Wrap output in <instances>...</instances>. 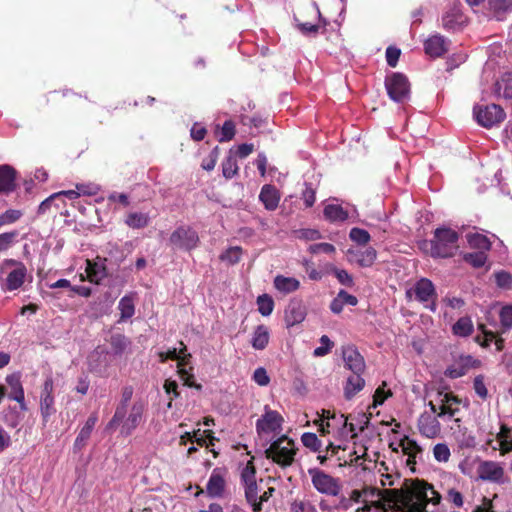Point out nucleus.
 <instances>
[{
	"label": "nucleus",
	"mask_w": 512,
	"mask_h": 512,
	"mask_svg": "<svg viewBox=\"0 0 512 512\" xmlns=\"http://www.w3.org/2000/svg\"><path fill=\"white\" fill-rule=\"evenodd\" d=\"M110 343L116 353H122L127 347L128 340L123 334H116L111 337Z\"/></svg>",
	"instance_id": "obj_62"
},
{
	"label": "nucleus",
	"mask_w": 512,
	"mask_h": 512,
	"mask_svg": "<svg viewBox=\"0 0 512 512\" xmlns=\"http://www.w3.org/2000/svg\"><path fill=\"white\" fill-rule=\"evenodd\" d=\"M394 512H427L426 505L440 503L441 495L432 485L416 481L411 489L386 490Z\"/></svg>",
	"instance_id": "obj_1"
},
{
	"label": "nucleus",
	"mask_w": 512,
	"mask_h": 512,
	"mask_svg": "<svg viewBox=\"0 0 512 512\" xmlns=\"http://www.w3.org/2000/svg\"><path fill=\"white\" fill-rule=\"evenodd\" d=\"M401 447L404 454L408 455V463L410 464L411 458H414L418 452H421V448L413 440L406 439L401 442Z\"/></svg>",
	"instance_id": "obj_57"
},
{
	"label": "nucleus",
	"mask_w": 512,
	"mask_h": 512,
	"mask_svg": "<svg viewBox=\"0 0 512 512\" xmlns=\"http://www.w3.org/2000/svg\"><path fill=\"white\" fill-rule=\"evenodd\" d=\"M458 233L450 228L440 227L434 231L430 241L431 256L447 258L452 257L458 249Z\"/></svg>",
	"instance_id": "obj_3"
},
{
	"label": "nucleus",
	"mask_w": 512,
	"mask_h": 512,
	"mask_svg": "<svg viewBox=\"0 0 512 512\" xmlns=\"http://www.w3.org/2000/svg\"><path fill=\"white\" fill-rule=\"evenodd\" d=\"M418 429L421 435L433 439L437 437L441 432V424L437 417L424 412L418 419Z\"/></svg>",
	"instance_id": "obj_18"
},
{
	"label": "nucleus",
	"mask_w": 512,
	"mask_h": 512,
	"mask_svg": "<svg viewBox=\"0 0 512 512\" xmlns=\"http://www.w3.org/2000/svg\"><path fill=\"white\" fill-rule=\"evenodd\" d=\"M366 365L362 355L354 350V374L357 378L354 379V394L361 391L365 386V380L360 376L365 371Z\"/></svg>",
	"instance_id": "obj_29"
},
{
	"label": "nucleus",
	"mask_w": 512,
	"mask_h": 512,
	"mask_svg": "<svg viewBox=\"0 0 512 512\" xmlns=\"http://www.w3.org/2000/svg\"><path fill=\"white\" fill-rule=\"evenodd\" d=\"M412 295L415 296L417 301L423 303L426 308L432 312L436 311L437 307L435 300L437 298V293L431 280L427 278L419 279L411 289L406 291V296L408 298H412Z\"/></svg>",
	"instance_id": "obj_9"
},
{
	"label": "nucleus",
	"mask_w": 512,
	"mask_h": 512,
	"mask_svg": "<svg viewBox=\"0 0 512 512\" xmlns=\"http://www.w3.org/2000/svg\"><path fill=\"white\" fill-rule=\"evenodd\" d=\"M377 257V252L372 246L354 247V262L361 267H370Z\"/></svg>",
	"instance_id": "obj_26"
},
{
	"label": "nucleus",
	"mask_w": 512,
	"mask_h": 512,
	"mask_svg": "<svg viewBox=\"0 0 512 512\" xmlns=\"http://www.w3.org/2000/svg\"><path fill=\"white\" fill-rule=\"evenodd\" d=\"M463 260L473 266L474 268H481L487 261V255L484 251H477L472 253H465Z\"/></svg>",
	"instance_id": "obj_46"
},
{
	"label": "nucleus",
	"mask_w": 512,
	"mask_h": 512,
	"mask_svg": "<svg viewBox=\"0 0 512 512\" xmlns=\"http://www.w3.org/2000/svg\"><path fill=\"white\" fill-rule=\"evenodd\" d=\"M296 451L294 441L287 436H282L271 443L269 448L265 450V455L267 459H271L282 468H286L294 462Z\"/></svg>",
	"instance_id": "obj_4"
},
{
	"label": "nucleus",
	"mask_w": 512,
	"mask_h": 512,
	"mask_svg": "<svg viewBox=\"0 0 512 512\" xmlns=\"http://www.w3.org/2000/svg\"><path fill=\"white\" fill-rule=\"evenodd\" d=\"M13 268L8 272L2 289L4 291H14L19 289L25 282L27 276V268L21 261L15 259H5L0 264V273L4 274L8 268Z\"/></svg>",
	"instance_id": "obj_5"
},
{
	"label": "nucleus",
	"mask_w": 512,
	"mask_h": 512,
	"mask_svg": "<svg viewBox=\"0 0 512 512\" xmlns=\"http://www.w3.org/2000/svg\"><path fill=\"white\" fill-rule=\"evenodd\" d=\"M219 157V147L216 146L212 149L209 156L205 159H203L201 163V167L206 171H212L217 163Z\"/></svg>",
	"instance_id": "obj_59"
},
{
	"label": "nucleus",
	"mask_w": 512,
	"mask_h": 512,
	"mask_svg": "<svg viewBox=\"0 0 512 512\" xmlns=\"http://www.w3.org/2000/svg\"><path fill=\"white\" fill-rule=\"evenodd\" d=\"M182 365H183V363L181 361L178 362V367H179L178 373H179L180 379L183 381V384L190 388H195L197 390H201L202 385L197 384L194 380V375L192 373H190L187 369L182 367Z\"/></svg>",
	"instance_id": "obj_48"
},
{
	"label": "nucleus",
	"mask_w": 512,
	"mask_h": 512,
	"mask_svg": "<svg viewBox=\"0 0 512 512\" xmlns=\"http://www.w3.org/2000/svg\"><path fill=\"white\" fill-rule=\"evenodd\" d=\"M269 330L265 325H258L253 333L251 344L256 350H263L269 343Z\"/></svg>",
	"instance_id": "obj_31"
},
{
	"label": "nucleus",
	"mask_w": 512,
	"mask_h": 512,
	"mask_svg": "<svg viewBox=\"0 0 512 512\" xmlns=\"http://www.w3.org/2000/svg\"><path fill=\"white\" fill-rule=\"evenodd\" d=\"M23 215L22 211L17 209H9L0 215V228L7 224L18 221Z\"/></svg>",
	"instance_id": "obj_56"
},
{
	"label": "nucleus",
	"mask_w": 512,
	"mask_h": 512,
	"mask_svg": "<svg viewBox=\"0 0 512 512\" xmlns=\"http://www.w3.org/2000/svg\"><path fill=\"white\" fill-rule=\"evenodd\" d=\"M316 425L319 426L318 431L322 434H329L333 430H342L343 428L348 427L349 431H352V423H348V416L340 414L337 416L334 412L332 413L330 410L323 409L321 414H319V419L314 421Z\"/></svg>",
	"instance_id": "obj_11"
},
{
	"label": "nucleus",
	"mask_w": 512,
	"mask_h": 512,
	"mask_svg": "<svg viewBox=\"0 0 512 512\" xmlns=\"http://www.w3.org/2000/svg\"><path fill=\"white\" fill-rule=\"evenodd\" d=\"M473 115L477 123L485 128L497 125L505 118L504 110L496 104L475 105Z\"/></svg>",
	"instance_id": "obj_10"
},
{
	"label": "nucleus",
	"mask_w": 512,
	"mask_h": 512,
	"mask_svg": "<svg viewBox=\"0 0 512 512\" xmlns=\"http://www.w3.org/2000/svg\"><path fill=\"white\" fill-rule=\"evenodd\" d=\"M478 330L481 331L482 335H477L475 337V342H477L481 347L488 348L490 343L494 340L497 351H502L504 349V339L499 335V331H492L486 329L484 324H478Z\"/></svg>",
	"instance_id": "obj_20"
},
{
	"label": "nucleus",
	"mask_w": 512,
	"mask_h": 512,
	"mask_svg": "<svg viewBox=\"0 0 512 512\" xmlns=\"http://www.w3.org/2000/svg\"><path fill=\"white\" fill-rule=\"evenodd\" d=\"M468 23V18L462 12L460 0L449 1L441 17V26L449 32L462 30Z\"/></svg>",
	"instance_id": "obj_6"
},
{
	"label": "nucleus",
	"mask_w": 512,
	"mask_h": 512,
	"mask_svg": "<svg viewBox=\"0 0 512 512\" xmlns=\"http://www.w3.org/2000/svg\"><path fill=\"white\" fill-rule=\"evenodd\" d=\"M433 456L436 461L446 463L451 456L450 449L446 443H438L433 447Z\"/></svg>",
	"instance_id": "obj_51"
},
{
	"label": "nucleus",
	"mask_w": 512,
	"mask_h": 512,
	"mask_svg": "<svg viewBox=\"0 0 512 512\" xmlns=\"http://www.w3.org/2000/svg\"><path fill=\"white\" fill-rule=\"evenodd\" d=\"M477 480L504 485L510 483L502 463L492 460H480L477 467Z\"/></svg>",
	"instance_id": "obj_7"
},
{
	"label": "nucleus",
	"mask_w": 512,
	"mask_h": 512,
	"mask_svg": "<svg viewBox=\"0 0 512 512\" xmlns=\"http://www.w3.org/2000/svg\"><path fill=\"white\" fill-rule=\"evenodd\" d=\"M22 418V415L15 407H9L8 411L4 414V422L10 428H16L22 421Z\"/></svg>",
	"instance_id": "obj_55"
},
{
	"label": "nucleus",
	"mask_w": 512,
	"mask_h": 512,
	"mask_svg": "<svg viewBox=\"0 0 512 512\" xmlns=\"http://www.w3.org/2000/svg\"><path fill=\"white\" fill-rule=\"evenodd\" d=\"M226 474L225 468L217 467L212 470L209 480L206 485V493L211 498H221L224 495L226 488Z\"/></svg>",
	"instance_id": "obj_14"
},
{
	"label": "nucleus",
	"mask_w": 512,
	"mask_h": 512,
	"mask_svg": "<svg viewBox=\"0 0 512 512\" xmlns=\"http://www.w3.org/2000/svg\"><path fill=\"white\" fill-rule=\"evenodd\" d=\"M310 474L312 475V483L313 486L321 493L338 495L340 488L336 480L330 475L321 472L315 471L314 473L310 470Z\"/></svg>",
	"instance_id": "obj_15"
},
{
	"label": "nucleus",
	"mask_w": 512,
	"mask_h": 512,
	"mask_svg": "<svg viewBox=\"0 0 512 512\" xmlns=\"http://www.w3.org/2000/svg\"><path fill=\"white\" fill-rule=\"evenodd\" d=\"M496 284L500 288L509 289L512 286V275L505 271L495 273Z\"/></svg>",
	"instance_id": "obj_63"
},
{
	"label": "nucleus",
	"mask_w": 512,
	"mask_h": 512,
	"mask_svg": "<svg viewBox=\"0 0 512 512\" xmlns=\"http://www.w3.org/2000/svg\"><path fill=\"white\" fill-rule=\"evenodd\" d=\"M169 241L178 249L190 251L198 246L199 236L193 228L180 226L171 233Z\"/></svg>",
	"instance_id": "obj_12"
},
{
	"label": "nucleus",
	"mask_w": 512,
	"mask_h": 512,
	"mask_svg": "<svg viewBox=\"0 0 512 512\" xmlns=\"http://www.w3.org/2000/svg\"><path fill=\"white\" fill-rule=\"evenodd\" d=\"M306 309L299 301H292L285 310V322L288 327L304 321Z\"/></svg>",
	"instance_id": "obj_25"
},
{
	"label": "nucleus",
	"mask_w": 512,
	"mask_h": 512,
	"mask_svg": "<svg viewBox=\"0 0 512 512\" xmlns=\"http://www.w3.org/2000/svg\"><path fill=\"white\" fill-rule=\"evenodd\" d=\"M239 167L236 156L229 154L222 162V174L226 179H231L238 174Z\"/></svg>",
	"instance_id": "obj_44"
},
{
	"label": "nucleus",
	"mask_w": 512,
	"mask_h": 512,
	"mask_svg": "<svg viewBox=\"0 0 512 512\" xmlns=\"http://www.w3.org/2000/svg\"><path fill=\"white\" fill-rule=\"evenodd\" d=\"M467 241L471 248H476L479 251L486 252L491 247V242L489 241V239L485 235L479 233L468 234Z\"/></svg>",
	"instance_id": "obj_40"
},
{
	"label": "nucleus",
	"mask_w": 512,
	"mask_h": 512,
	"mask_svg": "<svg viewBox=\"0 0 512 512\" xmlns=\"http://www.w3.org/2000/svg\"><path fill=\"white\" fill-rule=\"evenodd\" d=\"M242 255V248L239 246H234L228 248L220 255V260L226 261L229 264H236L240 261Z\"/></svg>",
	"instance_id": "obj_50"
},
{
	"label": "nucleus",
	"mask_w": 512,
	"mask_h": 512,
	"mask_svg": "<svg viewBox=\"0 0 512 512\" xmlns=\"http://www.w3.org/2000/svg\"><path fill=\"white\" fill-rule=\"evenodd\" d=\"M370 241L371 235L367 230L354 227V247L368 246Z\"/></svg>",
	"instance_id": "obj_53"
},
{
	"label": "nucleus",
	"mask_w": 512,
	"mask_h": 512,
	"mask_svg": "<svg viewBox=\"0 0 512 512\" xmlns=\"http://www.w3.org/2000/svg\"><path fill=\"white\" fill-rule=\"evenodd\" d=\"M489 5L498 18L512 10V0H489Z\"/></svg>",
	"instance_id": "obj_49"
},
{
	"label": "nucleus",
	"mask_w": 512,
	"mask_h": 512,
	"mask_svg": "<svg viewBox=\"0 0 512 512\" xmlns=\"http://www.w3.org/2000/svg\"><path fill=\"white\" fill-rule=\"evenodd\" d=\"M132 396H133L132 386H126L122 389L120 404L117 406L112 419L108 423V425H107L108 428H113V427L119 425L123 421V419L126 415L127 405L129 403V401L131 400Z\"/></svg>",
	"instance_id": "obj_22"
},
{
	"label": "nucleus",
	"mask_w": 512,
	"mask_h": 512,
	"mask_svg": "<svg viewBox=\"0 0 512 512\" xmlns=\"http://www.w3.org/2000/svg\"><path fill=\"white\" fill-rule=\"evenodd\" d=\"M354 456V478L370 482L369 485L363 484L360 488H354V503L363 504L357 507L355 512H384L381 506V493L372 486L375 474L370 468L363 466L356 450H354Z\"/></svg>",
	"instance_id": "obj_2"
},
{
	"label": "nucleus",
	"mask_w": 512,
	"mask_h": 512,
	"mask_svg": "<svg viewBox=\"0 0 512 512\" xmlns=\"http://www.w3.org/2000/svg\"><path fill=\"white\" fill-rule=\"evenodd\" d=\"M17 236V231L5 232L0 234V251L8 250L15 242Z\"/></svg>",
	"instance_id": "obj_61"
},
{
	"label": "nucleus",
	"mask_w": 512,
	"mask_h": 512,
	"mask_svg": "<svg viewBox=\"0 0 512 512\" xmlns=\"http://www.w3.org/2000/svg\"><path fill=\"white\" fill-rule=\"evenodd\" d=\"M98 421V416L96 413H92L88 419L85 422V425L80 430L79 434L77 435L75 442H74V448L77 450H81L85 445L87 440L90 438L91 433Z\"/></svg>",
	"instance_id": "obj_27"
},
{
	"label": "nucleus",
	"mask_w": 512,
	"mask_h": 512,
	"mask_svg": "<svg viewBox=\"0 0 512 512\" xmlns=\"http://www.w3.org/2000/svg\"><path fill=\"white\" fill-rule=\"evenodd\" d=\"M85 272L88 280L96 284H99L100 281L107 276L106 268L103 264L92 262L90 260H87Z\"/></svg>",
	"instance_id": "obj_32"
},
{
	"label": "nucleus",
	"mask_w": 512,
	"mask_h": 512,
	"mask_svg": "<svg viewBox=\"0 0 512 512\" xmlns=\"http://www.w3.org/2000/svg\"><path fill=\"white\" fill-rule=\"evenodd\" d=\"M320 343L321 346L317 347L313 352V355L315 357L325 356L330 352L331 348L333 347V342L329 339L327 335H323L320 338Z\"/></svg>",
	"instance_id": "obj_60"
},
{
	"label": "nucleus",
	"mask_w": 512,
	"mask_h": 512,
	"mask_svg": "<svg viewBox=\"0 0 512 512\" xmlns=\"http://www.w3.org/2000/svg\"><path fill=\"white\" fill-rule=\"evenodd\" d=\"M439 396L441 397V406L437 416L440 418H444L445 416H448L449 418L454 417L459 411V408L454 407V405L460 404V399L449 393L439 392Z\"/></svg>",
	"instance_id": "obj_23"
},
{
	"label": "nucleus",
	"mask_w": 512,
	"mask_h": 512,
	"mask_svg": "<svg viewBox=\"0 0 512 512\" xmlns=\"http://www.w3.org/2000/svg\"><path fill=\"white\" fill-rule=\"evenodd\" d=\"M118 309L120 310L119 322L131 318L135 313L133 297L129 295L122 297L118 303Z\"/></svg>",
	"instance_id": "obj_36"
},
{
	"label": "nucleus",
	"mask_w": 512,
	"mask_h": 512,
	"mask_svg": "<svg viewBox=\"0 0 512 512\" xmlns=\"http://www.w3.org/2000/svg\"><path fill=\"white\" fill-rule=\"evenodd\" d=\"M301 441L305 447L311 449L313 452L320 451L322 446L321 441L315 433H304L301 437Z\"/></svg>",
	"instance_id": "obj_52"
},
{
	"label": "nucleus",
	"mask_w": 512,
	"mask_h": 512,
	"mask_svg": "<svg viewBox=\"0 0 512 512\" xmlns=\"http://www.w3.org/2000/svg\"><path fill=\"white\" fill-rule=\"evenodd\" d=\"M17 171L8 164L0 165V193L9 194L16 189Z\"/></svg>",
	"instance_id": "obj_21"
},
{
	"label": "nucleus",
	"mask_w": 512,
	"mask_h": 512,
	"mask_svg": "<svg viewBox=\"0 0 512 512\" xmlns=\"http://www.w3.org/2000/svg\"><path fill=\"white\" fill-rule=\"evenodd\" d=\"M324 216L330 221H343L348 213L340 205L330 204L324 208Z\"/></svg>",
	"instance_id": "obj_43"
},
{
	"label": "nucleus",
	"mask_w": 512,
	"mask_h": 512,
	"mask_svg": "<svg viewBox=\"0 0 512 512\" xmlns=\"http://www.w3.org/2000/svg\"><path fill=\"white\" fill-rule=\"evenodd\" d=\"M254 457H252L246 465L242 468L240 473V480L243 486L249 485L256 481V467L254 465Z\"/></svg>",
	"instance_id": "obj_42"
},
{
	"label": "nucleus",
	"mask_w": 512,
	"mask_h": 512,
	"mask_svg": "<svg viewBox=\"0 0 512 512\" xmlns=\"http://www.w3.org/2000/svg\"><path fill=\"white\" fill-rule=\"evenodd\" d=\"M259 199L267 210L274 211L278 207L280 193L275 186L265 184L261 188Z\"/></svg>",
	"instance_id": "obj_24"
},
{
	"label": "nucleus",
	"mask_w": 512,
	"mask_h": 512,
	"mask_svg": "<svg viewBox=\"0 0 512 512\" xmlns=\"http://www.w3.org/2000/svg\"><path fill=\"white\" fill-rule=\"evenodd\" d=\"M246 501L251 505L253 512H261V501H258L257 482L244 486Z\"/></svg>",
	"instance_id": "obj_34"
},
{
	"label": "nucleus",
	"mask_w": 512,
	"mask_h": 512,
	"mask_svg": "<svg viewBox=\"0 0 512 512\" xmlns=\"http://www.w3.org/2000/svg\"><path fill=\"white\" fill-rule=\"evenodd\" d=\"M5 381L10 388V392L7 393L8 398L16 401L19 404L21 411H26L28 408L25 402V394L20 374H9L6 376Z\"/></svg>",
	"instance_id": "obj_16"
},
{
	"label": "nucleus",
	"mask_w": 512,
	"mask_h": 512,
	"mask_svg": "<svg viewBox=\"0 0 512 512\" xmlns=\"http://www.w3.org/2000/svg\"><path fill=\"white\" fill-rule=\"evenodd\" d=\"M495 93L506 99H512V73H506L495 83Z\"/></svg>",
	"instance_id": "obj_33"
},
{
	"label": "nucleus",
	"mask_w": 512,
	"mask_h": 512,
	"mask_svg": "<svg viewBox=\"0 0 512 512\" xmlns=\"http://www.w3.org/2000/svg\"><path fill=\"white\" fill-rule=\"evenodd\" d=\"M385 88L391 100L403 103L410 97V84L407 77L398 72L386 76Z\"/></svg>",
	"instance_id": "obj_8"
},
{
	"label": "nucleus",
	"mask_w": 512,
	"mask_h": 512,
	"mask_svg": "<svg viewBox=\"0 0 512 512\" xmlns=\"http://www.w3.org/2000/svg\"><path fill=\"white\" fill-rule=\"evenodd\" d=\"M496 438L500 444V449L503 453L512 451V433L511 430L506 425H501L500 432L497 434Z\"/></svg>",
	"instance_id": "obj_39"
},
{
	"label": "nucleus",
	"mask_w": 512,
	"mask_h": 512,
	"mask_svg": "<svg viewBox=\"0 0 512 512\" xmlns=\"http://www.w3.org/2000/svg\"><path fill=\"white\" fill-rule=\"evenodd\" d=\"M187 441H194L201 447L206 445V438L200 434V429L194 430L193 432H185L181 435L180 445H186Z\"/></svg>",
	"instance_id": "obj_54"
},
{
	"label": "nucleus",
	"mask_w": 512,
	"mask_h": 512,
	"mask_svg": "<svg viewBox=\"0 0 512 512\" xmlns=\"http://www.w3.org/2000/svg\"><path fill=\"white\" fill-rule=\"evenodd\" d=\"M274 286L278 291L288 294L296 291L300 286V282L293 277L277 275L274 278Z\"/></svg>",
	"instance_id": "obj_30"
},
{
	"label": "nucleus",
	"mask_w": 512,
	"mask_h": 512,
	"mask_svg": "<svg viewBox=\"0 0 512 512\" xmlns=\"http://www.w3.org/2000/svg\"><path fill=\"white\" fill-rule=\"evenodd\" d=\"M345 304H352V295L340 290L337 297L331 302L330 309L333 313L338 314L343 310Z\"/></svg>",
	"instance_id": "obj_45"
},
{
	"label": "nucleus",
	"mask_w": 512,
	"mask_h": 512,
	"mask_svg": "<svg viewBox=\"0 0 512 512\" xmlns=\"http://www.w3.org/2000/svg\"><path fill=\"white\" fill-rule=\"evenodd\" d=\"M235 136V123L232 120H226L221 127V137L219 138L220 142H227L234 138Z\"/></svg>",
	"instance_id": "obj_58"
},
{
	"label": "nucleus",
	"mask_w": 512,
	"mask_h": 512,
	"mask_svg": "<svg viewBox=\"0 0 512 512\" xmlns=\"http://www.w3.org/2000/svg\"><path fill=\"white\" fill-rule=\"evenodd\" d=\"M258 311L263 316H269L274 309V301L272 297L267 294L258 296L257 298Z\"/></svg>",
	"instance_id": "obj_47"
},
{
	"label": "nucleus",
	"mask_w": 512,
	"mask_h": 512,
	"mask_svg": "<svg viewBox=\"0 0 512 512\" xmlns=\"http://www.w3.org/2000/svg\"><path fill=\"white\" fill-rule=\"evenodd\" d=\"M145 411V405L142 401H136L131 406L127 418L123 419L122 434L130 435L141 423L143 414Z\"/></svg>",
	"instance_id": "obj_17"
},
{
	"label": "nucleus",
	"mask_w": 512,
	"mask_h": 512,
	"mask_svg": "<svg viewBox=\"0 0 512 512\" xmlns=\"http://www.w3.org/2000/svg\"><path fill=\"white\" fill-rule=\"evenodd\" d=\"M473 332V323L470 317H461L453 325V333L460 337H467Z\"/></svg>",
	"instance_id": "obj_38"
},
{
	"label": "nucleus",
	"mask_w": 512,
	"mask_h": 512,
	"mask_svg": "<svg viewBox=\"0 0 512 512\" xmlns=\"http://www.w3.org/2000/svg\"><path fill=\"white\" fill-rule=\"evenodd\" d=\"M450 46V41L440 34L431 35L424 42L425 53L431 57H441L445 54Z\"/></svg>",
	"instance_id": "obj_19"
},
{
	"label": "nucleus",
	"mask_w": 512,
	"mask_h": 512,
	"mask_svg": "<svg viewBox=\"0 0 512 512\" xmlns=\"http://www.w3.org/2000/svg\"><path fill=\"white\" fill-rule=\"evenodd\" d=\"M454 422L459 424L461 420L459 418L454 419ZM459 430L456 433V441L460 448H474L476 446V438L475 436L466 428L460 427L458 425Z\"/></svg>",
	"instance_id": "obj_28"
},
{
	"label": "nucleus",
	"mask_w": 512,
	"mask_h": 512,
	"mask_svg": "<svg viewBox=\"0 0 512 512\" xmlns=\"http://www.w3.org/2000/svg\"><path fill=\"white\" fill-rule=\"evenodd\" d=\"M125 224L132 229H142L148 226V214L141 212H131L126 216Z\"/></svg>",
	"instance_id": "obj_35"
},
{
	"label": "nucleus",
	"mask_w": 512,
	"mask_h": 512,
	"mask_svg": "<svg viewBox=\"0 0 512 512\" xmlns=\"http://www.w3.org/2000/svg\"><path fill=\"white\" fill-rule=\"evenodd\" d=\"M473 387L475 393L482 399H486L488 396V390L484 382V376L478 375L474 378Z\"/></svg>",
	"instance_id": "obj_64"
},
{
	"label": "nucleus",
	"mask_w": 512,
	"mask_h": 512,
	"mask_svg": "<svg viewBox=\"0 0 512 512\" xmlns=\"http://www.w3.org/2000/svg\"><path fill=\"white\" fill-rule=\"evenodd\" d=\"M39 406L42 422L44 425H46L49 422L50 417L56 413L55 398H40Z\"/></svg>",
	"instance_id": "obj_37"
},
{
	"label": "nucleus",
	"mask_w": 512,
	"mask_h": 512,
	"mask_svg": "<svg viewBox=\"0 0 512 512\" xmlns=\"http://www.w3.org/2000/svg\"><path fill=\"white\" fill-rule=\"evenodd\" d=\"M284 419L281 414L265 406V413L256 421L258 435L269 434L281 429Z\"/></svg>",
	"instance_id": "obj_13"
},
{
	"label": "nucleus",
	"mask_w": 512,
	"mask_h": 512,
	"mask_svg": "<svg viewBox=\"0 0 512 512\" xmlns=\"http://www.w3.org/2000/svg\"><path fill=\"white\" fill-rule=\"evenodd\" d=\"M500 329L499 333L505 334L512 329V305H506L501 308L499 313Z\"/></svg>",
	"instance_id": "obj_41"
}]
</instances>
